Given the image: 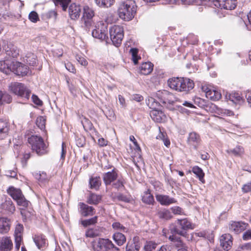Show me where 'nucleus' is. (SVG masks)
<instances>
[{
    "mask_svg": "<svg viewBox=\"0 0 251 251\" xmlns=\"http://www.w3.org/2000/svg\"><path fill=\"white\" fill-rule=\"evenodd\" d=\"M168 84L170 88L178 92L188 93L195 86L194 81L184 77H173L168 80Z\"/></svg>",
    "mask_w": 251,
    "mask_h": 251,
    "instance_id": "1",
    "label": "nucleus"
},
{
    "mask_svg": "<svg viewBox=\"0 0 251 251\" xmlns=\"http://www.w3.org/2000/svg\"><path fill=\"white\" fill-rule=\"evenodd\" d=\"M137 6L133 0H126L122 2L119 6L118 12L119 17L123 20L129 21L132 20L136 13Z\"/></svg>",
    "mask_w": 251,
    "mask_h": 251,
    "instance_id": "2",
    "label": "nucleus"
},
{
    "mask_svg": "<svg viewBox=\"0 0 251 251\" xmlns=\"http://www.w3.org/2000/svg\"><path fill=\"white\" fill-rule=\"evenodd\" d=\"M0 71L8 75L13 72L17 75H26L28 67L25 64H0Z\"/></svg>",
    "mask_w": 251,
    "mask_h": 251,
    "instance_id": "3",
    "label": "nucleus"
},
{
    "mask_svg": "<svg viewBox=\"0 0 251 251\" xmlns=\"http://www.w3.org/2000/svg\"><path fill=\"white\" fill-rule=\"evenodd\" d=\"M190 229H193V227L191 222L186 218L177 219L169 227L171 234H177L178 235L182 236H185L186 231Z\"/></svg>",
    "mask_w": 251,
    "mask_h": 251,
    "instance_id": "4",
    "label": "nucleus"
},
{
    "mask_svg": "<svg viewBox=\"0 0 251 251\" xmlns=\"http://www.w3.org/2000/svg\"><path fill=\"white\" fill-rule=\"evenodd\" d=\"M28 142L32 151L35 152L38 155H43L47 153V147L42 137L31 135L28 138Z\"/></svg>",
    "mask_w": 251,
    "mask_h": 251,
    "instance_id": "5",
    "label": "nucleus"
},
{
    "mask_svg": "<svg viewBox=\"0 0 251 251\" xmlns=\"http://www.w3.org/2000/svg\"><path fill=\"white\" fill-rule=\"evenodd\" d=\"M95 12L93 9L88 6L83 7V15L81 18V26L86 31H89L90 28L95 25L94 19Z\"/></svg>",
    "mask_w": 251,
    "mask_h": 251,
    "instance_id": "6",
    "label": "nucleus"
},
{
    "mask_svg": "<svg viewBox=\"0 0 251 251\" xmlns=\"http://www.w3.org/2000/svg\"><path fill=\"white\" fill-rule=\"evenodd\" d=\"M9 89L14 95L25 100H28L31 94V91L22 83L12 82L9 86Z\"/></svg>",
    "mask_w": 251,
    "mask_h": 251,
    "instance_id": "7",
    "label": "nucleus"
},
{
    "mask_svg": "<svg viewBox=\"0 0 251 251\" xmlns=\"http://www.w3.org/2000/svg\"><path fill=\"white\" fill-rule=\"evenodd\" d=\"M95 251H119L111 240L108 239L99 238L93 246Z\"/></svg>",
    "mask_w": 251,
    "mask_h": 251,
    "instance_id": "8",
    "label": "nucleus"
},
{
    "mask_svg": "<svg viewBox=\"0 0 251 251\" xmlns=\"http://www.w3.org/2000/svg\"><path fill=\"white\" fill-rule=\"evenodd\" d=\"M110 40L116 47H118L122 43L124 37V30L120 25H114L109 29Z\"/></svg>",
    "mask_w": 251,
    "mask_h": 251,
    "instance_id": "9",
    "label": "nucleus"
},
{
    "mask_svg": "<svg viewBox=\"0 0 251 251\" xmlns=\"http://www.w3.org/2000/svg\"><path fill=\"white\" fill-rule=\"evenodd\" d=\"M107 34V24L103 23H100L92 31V35L93 37L101 40H104L108 43L109 41Z\"/></svg>",
    "mask_w": 251,
    "mask_h": 251,
    "instance_id": "10",
    "label": "nucleus"
},
{
    "mask_svg": "<svg viewBox=\"0 0 251 251\" xmlns=\"http://www.w3.org/2000/svg\"><path fill=\"white\" fill-rule=\"evenodd\" d=\"M156 98L162 104L172 105L175 100L174 95L170 92L165 90H159L156 92Z\"/></svg>",
    "mask_w": 251,
    "mask_h": 251,
    "instance_id": "11",
    "label": "nucleus"
},
{
    "mask_svg": "<svg viewBox=\"0 0 251 251\" xmlns=\"http://www.w3.org/2000/svg\"><path fill=\"white\" fill-rule=\"evenodd\" d=\"M236 0H214V5L221 9H234L236 7Z\"/></svg>",
    "mask_w": 251,
    "mask_h": 251,
    "instance_id": "12",
    "label": "nucleus"
},
{
    "mask_svg": "<svg viewBox=\"0 0 251 251\" xmlns=\"http://www.w3.org/2000/svg\"><path fill=\"white\" fill-rule=\"evenodd\" d=\"M78 211L83 217H89L94 215L96 213L95 209L83 202L78 203Z\"/></svg>",
    "mask_w": 251,
    "mask_h": 251,
    "instance_id": "13",
    "label": "nucleus"
},
{
    "mask_svg": "<svg viewBox=\"0 0 251 251\" xmlns=\"http://www.w3.org/2000/svg\"><path fill=\"white\" fill-rule=\"evenodd\" d=\"M248 225L242 222L231 221L229 224V229L230 231L238 234L246 229Z\"/></svg>",
    "mask_w": 251,
    "mask_h": 251,
    "instance_id": "14",
    "label": "nucleus"
},
{
    "mask_svg": "<svg viewBox=\"0 0 251 251\" xmlns=\"http://www.w3.org/2000/svg\"><path fill=\"white\" fill-rule=\"evenodd\" d=\"M202 89L205 92L206 98L211 100L214 101L218 100L222 97L221 93L219 91L207 86H202Z\"/></svg>",
    "mask_w": 251,
    "mask_h": 251,
    "instance_id": "15",
    "label": "nucleus"
},
{
    "mask_svg": "<svg viewBox=\"0 0 251 251\" xmlns=\"http://www.w3.org/2000/svg\"><path fill=\"white\" fill-rule=\"evenodd\" d=\"M155 198L157 201L162 205L168 206L177 202L175 198H171L168 195L156 194Z\"/></svg>",
    "mask_w": 251,
    "mask_h": 251,
    "instance_id": "16",
    "label": "nucleus"
},
{
    "mask_svg": "<svg viewBox=\"0 0 251 251\" xmlns=\"http://www.w3.org/2000/svg\"><path fill=\"white\" fill-rule=\"evenodd\" d=\"M232 237L229 234L222 235L220 239V245L224 250L228 251L232 245Z\"/></svg>",
    "mask_w": 251,
    "mask_h": 251,
    "instance_id": "17",
    "label": "nucleus"
},
{
    "mask_svg": "<svg viewBox=\"0 0 251 251\" xmlns=\"http://www.w3.org/2000/svg\"><path fill=\"white\" fill-rule=\"evenodd\" d=\"M140 247L139 237L135 236L128 242L126 246V251H139Z\"/></svg>",
    "mask_w": 251,
    "mask_h": 251,
    "instance_id": "18",
    "label": "nucleus"
},
{
    "mask_svg": "<svg viewBox=\"0 0 251 251\" xmlns=\"http://www.w3.org/2000/svg\"><path fill=\"white\" fill-rule=\"evenodd\" d=\"M187 141L189 145L193 146L195 149H197L201 142V138L197 133L192 132L189 133Z\"/></svg>",
    "mask_w": 251,
    "mask_h": 251,
    "instance_id": "19",
    "label": "nucleus"
},
{
    "mask_svg": "<svg viewBox=\"0 0 251 251\" xmlns=\"http://www.w3.org/2000/svg\"><path fill=\"white\" fill-rule=\"evenodd\" d=\"M13 247V243L8 237L0 238V251H10Z\"/></svg>",
    "mask_w": 251,
    "mask_h": 251,
    "instance_id": "20",
    "label": "nucleus"
},
{
    "mask_svg": "<svg viewBox=\"0 0 251 251\" xmlns=\"http://www.w3.org/2000/svg\"><path fill=\"white\" fill-rule=\"evenodd\" d=\"M118 177V174L113 169L111 172H108L103 175V180L106 185H110L114 181L116 180Z\"/></svg>",
    "mask_w": 251,
    "mask_h": 251,
    "instance_id": "21",
    "label": "nucleus"
},
{
    "mask_svg": "<svg viewBox=\"0 0 251 251\" xmlns=\"http://www.w3.org/2000/svg\"><path fill=\"white\" fill-rule=\"evenodd\" d=\"M81 12V8L79 5L75 3L71 4L69 8V13L72 20H75L79 18Z\"/></svg>",
    "mask_w": 251,
    "mask_h": 251,
    "instance_id": "22",
    "label": "nucleus"
},
{
    "mask_svg": "<svg viewBox=\"0 0 251 251\" xmlns=\"http://www.w3.org/2000/svg\"><path fill=\"white\" fill-rule=\"evenodd\" d=\"M7 55L9 58H16L19 54V50L17 48L11 44H9L3 47Z\"/></svg>",
    "mask_w": 251,
    "mask_h": 251,
    "instance_id": "23",
    "label": "nucleus"
},
{
    "mask_svg": "<svg viewBox=\"0 0 251 251\" xmlns=\"http://www.w3.org/2000/svg\"><path fill=\"white\" fill-rule=\"evenodd\" d=\"M9 124L6 121L0 119V140L3 139L8 134Z\"/></svg>",
    "mask_w": 251,
    "mask_h": 251,
    "instance_id": "24",
    "label": "nucleus"
},
{
    "mask_svg": "<svg viewBox=\"0 0 251 251\" xmlns=\"http://www.w3.org/2000/svg\"><path fill=\"white\" fill-rule=\"evenodd\" d=\"M0 208L7 213H13L15 210V206L10 198L6 199L0 205Z\"/></svg>",
    "mask_w": 251,
    "mask_h": 251,
    "instance_id": "25",
    "label": "nucleus"
},
{
    "mask_svg": "<svg viewBox=\"0 0 251 251\" xmlns=\"http://www.w3.org/2000/svg\"><path fill=\"white\" fill-rule=\"evenodd\" d=\"M10 220L7 218H0V233H6L8 232L10 229Z\"/></svg>",
    "mask_w": 251,
    "mask_h": 251,
    "instance_id": "26",
    "label": "nucleus"
},
{
    "mask_svg": "<svg viewBox=\"0 0 251 251\" xmlns=\"http://www.w3.org/2000/svg\"><path fill=\"white\" fill-rule=\"evenodd\" d=\"M33 239L35 244L39 249L45 248L48 245L47 240L43 235H35Z\"/></svg>",
    "mask_w": 251,
    "mask_h": 251,
    "instance_id": "27",
    "label": "nucleus"
},
{
    "mask_svg": "<svg viewBox=\"0 0 251 251\" xmlns=\"http://www.w3.org/2000/svg\"><path fill=\"white\" fill-rule=\"evenodd\" d=\"M226 152L229 155L241 157L244 154V149L242 146L237 145L234 149L227 150Z\"/></svg>",
    "mask_w": 251,
    "mask_h": 251,
    "instance_id": "28",
    "label": "nucleus"
},
{
    "mask_svg": "<svg viewBox=\"0 0 251 251\" xmlns=\"http://www.w3.org/2000/svg\"><path fill=\"white\" fill-rule=\"evenodd\" d=\"M7 193L15 201L19 199L23 194L20 189H15L13 187H10L7 189Z\"/></svg>",
    "mask_w": 251,
    "mask_h": 251,
    "instance_id": "29",
    "label": "nucleus"
},
{
    "mask_svg": "<svg viewBox=\"0 0 251 251\" xmlns=\"http://www.w3.org/2000/svg\"><path fill=\"white\" fill-rule=\"evenodd\" d=\"M153 64H141L139 69L140 73L144 75L150 74L153 70Z\"/></svg>",
    "mask_w": 251,
    "mask_h": 251,
    "instance_id": "30",
    "label": "nucleus"
},
{
    "mask_svg": "<svg viewBox=\"0 0 251 251\" xmlns=\"http://www.w3.org/2000/svg\"><path fill=\"white\" fill-rule=\"evenodd\" d=\"M113 239L118 246H122L126 242V237L125 235L118 232L113 235Z\"/></svg>",
    "mask_w": 251,
    "mask_h": 251,
    "instance_id": "31",
    "label": "nucleus"
},
{
    "mask_svg": "<svg viewBox=\"0 0 251 251\" xmlns=\"http://www.w3.org/2000/svg\"><path fill=\"white\" fill-rule=\"evenodd\" d=\"M156 215L159 218L165 220H170L173 217L171 212L168 209H166L158 210Z\"/></svg>",
    "mask_w": 251,
    "mask_h": 251,
    "instance_id": "32",
    "label": "nucleus"
},
{
    "mask_svg": "<svg viewBox=\"0 0 251 251\" xmlns=\"http://www.w3.org/2000/svg\"><path fill=\"white\" fill-rule=\"evenodd\" d=\"M177 234H172L169 237V239L175 243V246L177 248H186L180 240Z\"/></svg>",
    "mask_w": 251,
    "mask_h": 251,
    "instance_id": "33",
    "label": "nucleus"
},
{
    "mask_svg": "<svg viewBox=\"0 0 251 251\" xmlns=\"http://www.w3.org/2000/svg\"><path fill=\"white\" fill-rule=\"evenodd\" d=\"M101 200V196L91 193L87 198V202L90 204L97 205Z\"/></svg>",
    "mask_w": 251,
    "mask_h": 251,
    "instance_id": "34",
    "label": "nucleus"
},
{
    "mask_svg": "<svg viewBox=\"0 0 251 251\" xmlns=\"http://www.w3.org/2000/svg\"><path fill=\"white\" fill-rule=\"evenodd\" d=\"M199 104V106L201 107H203L207 111L209 110L212 112H214L215 109L217 108V106L215 104L213 103H208L207 104H205L203 103L204 102V100L201 99H197V101Z\"/></svg>",
    "mask_w": 251,
    "mask_h": 251,
    "instance_id": "35",
    "label": "nucleus"
},
{
    "mask_svg": "<svg viewBox=\"0 0 251 251\" xmlns=\"http://www.w3.org/2000/svg\"><path fill=\"white\" fill-rule=\"evenodd\" d=\"M150 115L152 120L157 123H160L162 120V116H164L162 111L157 110H153L150 113Z\"/></svg>",
    "mask_w": 251,
    "mask_h": 251,
    "instance_id": "36",
    "label": "nucleus"
},
{
    "mask_svg": "<svg viewBox=\"0 0 251 251\" xmlns=\"http://www.w3.org/2000/svg\"><path fill=\"white\" fill-rule=\"evenodd\" d=\"M142 200L144 203L148 204H153L154 202L153 196L151 194L149 190L144 193Z\"/></svg>",
    "mask_w": 251,
    "mask_h": 251,
    "instance_id": "37",
    "label": "nucleus"
},
{
    "mask_svg": "<svg viewBox=\"0 0 251 251\" xmlns=\"http://www.w3.org/2000/svg\"><path fill=\"white\" fill-rule=\"evenodd\" d=\"M98 217L96 216L89 219L80 220L79 223L84 227H86L90 226L95 225L98 222Z\"/></svg>",
    "mask_w": 251,
    "mask_h": 251,
    "instance_id": "38",
    "label": "nucleus"
},
{
    "mask_svg": "<svg viewBox=\"0 0 251 251\" xmlns=\"http://www.w3.org/2000/svg\"><path fill=\"white\" fill-rule=\"evenodd\" d=\"M89 184L90 188L98 190L101 185L100 177H91L89 180Z\"/></svg>",
    "mask_w": 251,
    "mask_h": 251,
    "instance_id": "39",
    "label": "nucleus"
},
{
    "mask_svg": "<svg viewBox=\"0 0 251 251\" xmlns=\"http://www.w3.org/2000/svg\"><path fill=\"white\" fill-rule=\"evenodd\" d=\"M97 5L100 7H109L113 5L114 0H95Z\"/></svg>",
    "mask_w": 251,
    "mask_h": 251,
    "instance_id": "40",
    "label": "nucleus"
},
{
    "mask_svg": "<svg viewBox=\"0 0 251 251\" xmlns=\"http://www.w3.org/2000/svg\"><path fill=\"white\" fill-rule=\"evenodd\" d=\"M192 171L196 175H197L201 181L204 182L203 178L204 176V173L201 168L197 166H194L192 168Z\"/></svg>",
    "mask_w": 251,
    "mask_h": 251,
    "instance_id": "41",
    "label": "nucleus"
},
{
    "mask_svg": "<svg viewBox=\"0 0 251 251\" xmlns=\"http://www.w3.org/2000/svg\"><path fill=\"white\" fill-rule=\"evenodd\" d=\"M56 6L60 5L63 11H66L71 0H53Z\"/></svg>",
    "mask_w": 251,
    "mask_h": 251,
    "instance_id": "42",
    "label": "nucleus"
},
{
    "mask_svg": "<svg viewBox=\"0 0 251 251\" xmlns=\"http://www.w3.org/2000/svg\"><path fill=\"white\" fill-rule=\"evenodd\" d=\"M138 50L136 48H131L130 50V53L131 54V58L133 63H138L141 59V57L138 55Z\"/></svg>",
    "mask_w": 251,
    "mask_h": 251,
    "instance_id": "43",
    "label": "nucleus"
},
{
    "mask_svg": "<svg viewBox=\"0 0 251 251\" xmlns=\"http://www.w3.org/2000/svg\"><path fill=\"white\" fill-rule=\"evenodd\" d=\"M229 100L233 103H237L242 101V97L238 93L230 94L228 96Z\"/></svg>",
    "mask_w": 251,
    "mask_h": 251,
    "instance_id": "44",
    "label": "nucleus"
},
{
    "mask_svg": "<svg viewBox=\"0 0 251 251\" xmlns=\"http://www.w3.org/2000/svg\"><path fill=\"white\" fill-rule=\"evenodd\" d=\"M35 178L41 182H45L49 179L46 173L42 172L39 173H36L35 175Z\"/></svg>",
    "mask_w": 251,
    "mask_h": 251,
    "instance_id": "45",
    "label": "nucleus"
},
{
    "mask_svg": "<svg viewBox=\"0 0 251 251\" xmlns=\"http://www.w3.org/2000/svg\"><path fill=\"white\" fill-rule=\"evenodd\" d=\"M24 230L23 225L21 224H18L15 229L14 236L15 238L19 237L22 238V233Z\"/></svg>",
    "mask_w": 251,
    "mask_h": 251,
    "instance_id": "46",
    "label": "nucleus"
},
{
    "mask_svg": "<svg viewBox=\"0 0 251 251\" xmlns=\"http://www.w3.org/2000/svg\"><path fill=\"white\" fill-rule=\"evenodd\" d=\"M157 244L152 241L147 242L144 246L145 251H155Z\"/></svg>",
    "mask_w": 251,
    "mask_h": 251,
    "instance_id": "47",
    "label": "nucleus"
},
{
    "mask_svg": "<svg viewBox=\"0 0 251 251\" xmlns=\"http://www.w3.org/2000/svg\"><path fill=\"white\" fill-rule=\"evenodd\" d=\"M161 102L157 101L155 100L154 99L151 98L149 100V105L151 108H152L153 110H157V109L161 105Z\"/></svg>",
    "mask_w": 251,
    "mask_h": 251,
    "instance_id": "48",
    "label": "nucleus"
},
{
    "mask_svg": "<svg viewBox=\"0 0 251 251\" xmlns=\"http://www.w3.org/2000/svg\"><path fill=\"white\" fill-rule=\"evenodd\" d=\"M112 227L114 230L122 231H127L126 228L119 222H114L112 224Z\"/></svg>",
    "mask_w": 251,
    "mask_h": 251,
    "instance_id": "49",
    "label": "nucleus"
},
{
    "mask_svg": "<svg viewBox=\"0 0 251 251\" xmlns=\"http://www.w3.org/2000/svg\"><path fill=\"white\" fill-rule=\"evenodd\" d=\"M36 55L32 53L29 52L26 55L25 58H24V61L26 62L27 63H36Z\"/></svg>",
    "mask_w": 251,
    "mask_h": 251,
    "instance_id": "50",
    "label": "nucleus"
},
{
    "mask_svg": "<svg viewBox=\"0 0 251 251\" xmlns=\"http://www.w3.org/2000/svg\"><path fill=\"white\" fill-rule=\"evenodd\" d=\"M16 201H17L18 205L23 206L24 208L27 207L29 203V201H27L25 199L24 195Z\"/></svg>",
    "mask_w": 251,
    "mask_h": 251,
    "instance_id": "51",
    "label": "nucleus"
},
{
    "mask_svg": "<svg viewBox=\"0 0 251 251\" xmlns=\"http://www.w3.org/2000/svg\"><path fill=\"white\" fill-rule=\"evenodd\" d=\"M171 210L175 215H183L184 212L182 208L179 206H173L171 208Z\"/></svg>",
    "mask_w": 251,
    "mask_h": 251,
    "instance_id": "52",
    "label": "nucleus"
},
{
    "mask_svg": "<svg viewBox=\"0 0 251 251\" xmlns=\"http://www.w3.org/2000/svg\"><path fill=\"white\" fill-rule=\"evenodd\" d=\"M28 18L33 23H36L39 20L38 15L35 11L31 12L29 14Z\"/></svg>",
    "mask_w": 251,
    "mask_h": 251,
    "instance_id": "53",
    "label": "nucleus"
},
{
    "mask_svg": "<svg viewBox=\"0 0 251 251\" xmlns=\"http://www.w3.org/2000/svg\"><path fill=\"white\" fill-rule=\"evenodd\" d=\"M76 145L78 147H82L85 144V138L83 136H76Z\"/></svg>",
    "mask_w": 251,
    "mask_h": 251,
    "instance_id": "54",
    "label": "nucleus"
},
{
    "mask_svg": "<svg viewBox=\"0 0 251 251\" xmlns=\"http://www.w3.org/2000/svg\"><path fill=\"white\" fill-rule=\"evenodd\" d=\"M85 236L87 237L94 238L98 236V234L94 229L89 228L86 230Z\"/></svg>",
    "mask_w": 251,
    "mask_h": 251,
    "instance_id": "55",
    "label": "nucleus"
},
{
    "mask_svg": "<svg viewBox=\"0 0 251 251\" xmlns=\"http://www.w3.org/2000/svg\"><path fill=\"white\" fill-rule=\"evenodd\" d=\"M118 200L126 202H129L130 201V198L122 194H120L116 197Z\"/></svg>",
    "mask_w": 251,
    "mask_h": 251,
    "instance_id": "56",
    "label": "nucleus"
},
{
    "mask_svg": "<svg viewBox=\"0 0 251 251\" xmlns=\"http://www.w3.org/2000/svg\"><path fill=\"white\" fill-rule=\"evenodd\" d=\"M36 124L41 129H43L45 128V121L41 117L37 119Z\"/></svg>",
    "mask_w": 251,
    "mask_h": 251,
    "instance_id": "57",
    "label": "nucleus"
},
{
    "mask_svg": "<svg viewBox=\"0 0 251 251\" xmlns=\"http://www.w3.org/2000/svg\"><path fill=\"white\" fill-rule=\"evenodd\" d=\"M242 190L244 193L251 192V181L244 184L242 186Z\"/></svg>",
    "mask_w": 251,
    "mask_h": 251,
    "instance_id": "58",
    "label": "nucleus"
},
{
    "mask_svg": "<svg viewBox=\"0 0 251 251\" xmlns=\"http://www.w3.org/2000/svg\"><path fill=\"white\" fill-rule=\"evenodd\" d=\"M32 99L33 102L35 104H36L38 105H39V106L42 105L43 102H42V100H41L37 96H36L35 95H32Z\"/></svg>",
    "mask_w": 251,
    "mask_h": 251,
    "instance_id": "59",
    "label": "nucleus"
},
{
    "mask_svg": "<svg viewBox=\"0 0 251 251\" xmlns=\"http://www.w3.org/2000/svg\"><path fill=\"white\" fill-rule=\"evenodd\" d=\"M64 66L66 69L70 72L75 73V69L73 64H64Z\"/></svg>",
    "mask_w": 251,
    "mask_h": 251,
    "instance_id": "60",
    "label": "nucleus"
},
{
    "mask_svg": "<svg viewBox=\"0 0 251 251\" xmlns=\"http://www.w3.org/2000/svg\"><path fill=\"white\" fill-rule=\"evenodd\" d=\"M183 2L185 3V4H192V3H196L197 4H201V1L200 0H181Z\"/></svg>",
    "mask_w": 251,
    "mask_h": 251,
    "instance_id": "61",
    "label": "nucleus"
},
{
    "mask_svg": "<svg viewBox=\"0 0 251 251\" xmlns=\"http://www.w3.org/2000/svg\"><path fill=\"white\" fill-rule=\"evenodd\" d=\"M112 186L115 188L119 189L124 187V184L123 182L121 180L119 179L116 182L113 183Z\"/></svg>",
    "mask_w": 251,
    "mask_h": 251,
    "instance_id": "62",
    "label": "nucleus"
},
{
    "mask_svg": "<svg viewBox=\"0 0 251 251\" xmlns=\"http://www.w3.org/2000/svg\"><path fill=\"white\" fill-rule=\"evenodd\" d=\"M47 16L48 18L56 19L57 12L54 10H50L47 13Z\"/></svg>",
    "mask_w": 251,
    "mask_h": 251,
    "instance_id": "63",
    "label": "nucleus"
},
{
    "mask_svg": "<svg viewBox=\"0 0 251 251\" xmlns=\"http://www.w3.org/2000/svg\"><path fill=\"white\" fill-rule=\"evenodd\" d=\"M243 239L245 240L251 239V230H248L243 235Z\"/></svg>",
    "mask_w": 251,
    "mask_h": 251,
    "instance_id": "64",
    "label": "nucleus"
}]
</instances>
